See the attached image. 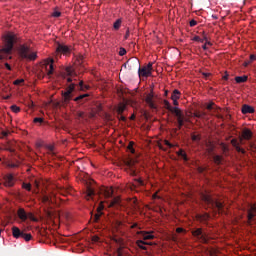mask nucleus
Here are the masks:
<instances>
[{
  "label": "nucleus",
  "instance_id": "obj_34",
  "mask_svg": "<svg viewBox=\"0 0 256 256\" xmlns=\"http://www.w3.org/2000/svg\"><path fill=\"white\" fill-rule=\"evenodd\" d=\"M211 216L209 215V213H205V214H202V215H198V219H200V221H209V218Z\"/></svg>",
  "mask_w": 256,
  "mask_h": 256
},
{
  "label": "nucleus",
  "instance_id": "obj_57",
  "mask_svg": "<svg viewBox=\"0 0 256 256\" xmlns=\"http://www.w3.org/2000/svg\"><path fill=\"white\" fill-rule=\"evenodd\" d=\"M195 25H197V21L196 20H191L190 21V27H195Z\"/></svg>",
  "mask_w": 256,
  "mask_h": 256
},
{
  "label": "nucleus",
  "instance_id": "obj_21",
  "mask_svg": "<svg viewBox=\"0 0 256 256\" xmlns=\"http://www.w3.org/2000/svg\"><path fill=\"white\" fill-rule=\"evenodd\" d=\"M87 97H89V94H82V95H79L78 97L74 98V101L76 103H79L80 105H83V103H85V101H87Z\"/></svg>",
  "mask_w": 256,
  "mask_h": 256
},
{
  "label": "nucleus",
  "instance_id": "obj_3",
  "mask_svg": "<svg viewBox=\"0 0 256 256\" xmlns=\"http://www.w3.org/2000/svg\"><path fill=\"white\" fill-rule=\"evenodd\" d=\"M129 67V69H137L139 77H151L152 72L149 71L145 66L141 68V63L137 58H130L125 64L124 67Z\"/></svg>",
  "mask_w": 256,
  "mask_h": 256
},
{
  "label": "nucleus",
  "instance_id": "obj_27",
  "mask_svg": "<svg viewBox=\"0 0 256 256\" xmlns=\"http://www.w3.org/2000/svg\"><path fill=\"white\" fill-rule=\"evenodd\" d=\"M247 79H249L247 75L235 77L236 83H246Z\"/></svg>",
  "mask_w": 256,
  "mask_h": 256
},
{
  "label": "nucleus",
  "instance_id": "obj_7",
  "mask_svg": "<svg viewBox=\"0 0 256 256\" xmlns=\"http://www.w3.org/2000/svg\"><path fill=\"white\" fill-rule=\"evenodd\" d=\"M136 164L137 160L133 158H128L127 160H125V165L129 168L130 175H132L133 177L137 175V172H135V169H133V167H135Z\"/></svg>",
  "mask_w": 256,
  "mask_h": 256
},
{
  "label": "nucleus",
  "instance_id": "obj_23",
  "mask_svg": "<svg viewBox=\"0 0 256 256\" xmlns=\"http://www.w3.org/2000/svg\"><path fill=\"white\" fill-rule=\"evenodd\" d=\"M177 155H178V157H180L181 159H183V161H185V162L189 161V157L187 156V153L185 152V150L180 149V150L177 152Z\"/></svg>",
  "mask_w": 256,
  "mask_h": 256
},
{
  "label": "nucleus",
  "instance_id": "obj_13",
  "mask_svg": "<svg viewBox=\"0 0 256 256\" xmlns=\"http://www.w3.org/2000/svg\"><path fill=\"white\" fill-rule=\"evenodd\" d=\"M5 187H13L15 185V177L12 174H8L4 177Z\"/></svg>",
  "mask_w": 256,
  "mask_h": 256
},
{
  "label": "nucleus",
  "instance_id": "obj_48",
  "mask_svg": "<svg viewBox=\"0 0 256 256\" xmlns=\"http://www.w3.org/2000/svg\"><path fill=\"white\" fill-rule=\"evenodd\" d=\"M21 83H25V80L23 79H18L14 81V85H21Z\"/></svg>",
  "mask_w": 256,
  "mask_h": 256
},
{
  "label": "nucleus",
  "instance_id": "obj_60",
  "mask_svg": "<svg viewBox=\"0 0 256 256\" xmlns=\"http://www.w3.org/2000/svg\"><path fill=\"white\" fill-rule=\"evenodd\" d=\"M250 61H256V55L255 54L250 55Z\"/></svg>",
  "mask_w": 256,
  "mask_h": 256
},
{
  "label": "nucleus",
  "instance_id": "obj_9",
  "mask_svg": "<svg viewBox=\"0 0 256 256\" xmlns=\"http://www.w3.org/2000/svg\"><path fill=\"white\" fill-rule=\"evenodd\" d=\"M71 48L67 45L58 44L56 48V55H69Z\"/></svg>",
  "mask_w": 256,
  "mask_h": 256
},
{
  "label": "nucleus",
  "instance_id": "obj_22",
  "mask_svg": "<svg viewBox=\"0 0 256 256\" xmlns=\"http://www.w3.org/2000/svg\"><path fill=\"white\" fill-rule=\"evenodd\" d=\"M185 125V118L182 116H178L177 117V127L176 129H174L175 133H177V131H179V129H181V127H183Z\"/></svg>",
  "mask_w": 256,
  "mask_h": 256
},
{
  "label": "nucleus",
  "instance_id": "obj_4",
  "mask_svg": "<svg viewBox=\"0 0 256 256\" xmlns=\"http://www.w3.org/2000/svg\"><path fill=\"white\" fill-rule=\"evenodd\" d=\"M18 53L22 59H28L29 61L37 59V53L31 52V48L25 44L20 45Z\"/></svg>",
  "mask_w": 256,
  "mask_h": 256
},
{
  "label": "nucleus",
  "instance_id": "obj_29",
  "mask_svg": "<svg viewBox=\"0 0 256 256\" xmlns=\"http://www.w3.org/2000/svg\"><path fill=\"white\" fill-rule=\"evenodd\" d=\"M180 97H181V92L179 90L175 89L172 92L171 99L172 100H178Z\"/></svg>",
  "mask_w": 256,
  "mask_h": 256
},
{
  "label": "nucleus",
  "instance_id": "obj_17",
  "mask_svg": "<svg viewBox=\"0 0 256 256\" xmlns=\"http://www.w3.org/2000/svg\"><path fill=\"white\" fill-rule=\"evenodd\" d=\"M12 235L15 239H19L20 237H23V231L19 229L17 226L12 227Z\"/></svg>",
  "mask_w": 256,
  "mask_h": 256
},
{
  "label": "nucleus",
  "instance_id": "obj_24",
  "mask_svg": "<svg viewBox=\"0 0 256 256\" xmlns=\"http://www.w3.org/2000/svg\"><path fill=\"white\" fill-rule=\"evenodd\" d=\"M168 111H170V113H173V115L177 116V117H181L183 114L181 113V110L178 107H171Z\"/></svg>",
  "mask_w": 256,
  "mask_h": 256
},
{
  "label": "nucleus",
  "instance_id": "obj_12",
  "mask_svg": "<svg viewBox=\"0 0 256 256\" xmlns=\"http://www.w3.org/2000/svg\"><path fill=\"white\" fill-rule=\"evenodd\" d=\"M252 137L253 132L249 128H244L242 130V135L240 136V141H243V139H245V141H249Z\"/></svg>",
  "mask_w": 256,
  "mask_h": 256
},
{
  "label": "nucleus",
  "instance_id": "obj_25",
  "mask_svg": "<svg viewBox=\"0 0 256 256\" xmlns=\"http://www.w3.org/2000/svg\"><path fill=\"white\" fill-rule=\"evenodd\" d=\"M125 109H127V106L125 104H119L116 112L118 115H123V113H125Z\"/></svg>",
  "mask_w": 256,
  "mask_h": 256
},
{
  "label": "nucleus",
  "instance_id": "obj_49",
  "mask_svg": "<svg viewBox=\"0 0 256 256\" xmlns=\"http://www.w3.org/2000/svg\"><path fill=\"white\" fill-rule=\"evenodd\" d=\"M164 145H166L170 149H172V147H173V144H171V142H169V140H164Z\"/></svg>",
  "mask_w": 256,
  "mask_h": 256
},
{
  "label": "nucleus",
  "instance_id": "obj_18",
  "mask_svg": "<svg viewBox=\"0 0 256 256\" xmlns=\"http://www.w3.org/2000/svg\"><path fill=\"white\" fill-rule=\"evenodd\" d=\"M242 113H243V115H248V114H251V113H255V108H253L250 105L244 104L242 106Z\"/></svg>",
  "mask_w": 256,
  "mask_h": 256
},
{
  "label": "nucleus",
  "instance_id": "obj_45",
  "mask_svg": "<svg viewBox=\"0 0 256 256\" xmlns=\"http://www.w3.org/2000/svg\"><path fill=\"white\" fill-rule=\"evenodd\" d=\"M76 116L78 119H85V112H77Z\"/></svg>",
  "mask_w": 256,
  "mask_h": 256
},
{
  "label": "nucleus",
  "instance_id": "obj_8",
  "mask_svg": "<svg viewBox=\"0 0 256 256\" xmlns=\"http://www.w3.org/2000/svg\"><path fill=\"white\" fill-rule=\"evenodd\" d=\"M255 217H256V204H251L249 209L247 210L248 223L251 224V222L254 221Z\"/></svg>",
  "mask_w": 256,
  "mask_h": 256
},
{
  "label": "nucleus",
  "instance_id": "obj_59",
  "mask_svg": "<svg viewBox=\"0 0 256 256\" xmlns=\"http://www.w3.org/2000/svg\"><path fill=\"white\" fill-rule=\"evenodd\" d=\"M137 245H147V242H145L143 240H138Z\"/></svg>",
  "mask_w": 256,
  "mask_h": 256
},
{
  "label": "nucleus",
  "instance_id": "obj_42",
  "mask_svg": "<svg viewBox=\"0 0 256 256\" xmlns=\"http://www.w3.org/2000/svg\"><path fill=\"white\" fill-rule=\"evenodd\" d=\"M149 72L153 73V62H149L147 66H144Z\"/></svg>",
  "mask_w": 256,
  "mask_h": 256
},
{
  "label": "nucleus",
  "instance_id": "obj_33",
  "mask_svg": "<svg viewBox=\"0 0 256 256\" xmlns=\"http://www.w3.org/2000/svg\"><path fill=\"white\" fill-rule=\"evenodd\" d=\"M41 201L42 203H53V201L47 196V194H43L41 196Z\"/></svg>",
  "mask_w": 256,
  "mask_h": 256
},
{
  "label": "nucleus",
  "instance_id": "obj_61",
  "mask_svg": "<svg viewBox=\"0 0 256 256\" xmlns=\"http://www.w3.org/2000/svg\"><path fill=\"white\" fill-rule=\"evenodd\" d=\"M135 181L137 182L138 185H144L143 180L141 179H136Z\"/></svg>",
  "mask_w": 256,
  "mask_h": 256
},
{
  "label": "nucleus",
  "instance_id": "obj_46",
  "mask_svg": "<svg viewBox=\"0 0 256 256\" xmlns=\"http://www.w3.org/2000/svg\"><path fill=\"white\" fill-rule=\"evenodd\" d=\"M126 54H127V50H125V48H120L119 50L120 57H123V55H126Z\"/></svg>",
  "mask_w": 256,
  "mask_h": 256
},
{
  "label": "nucleus",
  "instance_id": "obj_64",
  "mask_svg": "<svg viewBox=\"0 0 256 256\" xmlns=\"http://www.w3.org/2000/svg\"><path fill=\"white\" fill-rule=\"evenodd\" d=\"M205 171V168H203V167H198V172L199 173H203Z\"/></svg>",
  "mask_w": 256,
  "mask_h": 256
},
{
  "label": "nucleus",
  "instance_id": "obj_53",
  "mask_svg": "<svg viewBox=\"0 0 256 256\" xmlns=\"http://www.w3.org/2000/svg\"><path fill=\"white\" fill-rule=\"evenodd\" d=\"M52 16H54V17H61V12L55 11V12H53Z\"/></svg>",
  "mask_w": 256,
  "mask_h": 256
},
{
  "label": "nucleus",
  "instance_id": "obj_14",
  "mask_svg": "<svg viewBox=\"0 0 256 256\" xmlns=\"http://www.w3.org/2000/svg\"><path fill=\"white\" fill-rule=\"evenodd\" d=\"M93 197H97V191H95V188H93L92 186H87V190H86L87 201H90V199H93Z\"/></svg>",
  "mask_w": 256,
  "mask_h": 256
},
{
  "label": "nucleus",
  "instance_id": "obj_28",
  "mask_svg": "<svg viewBox=\"0 0 256 256\" xmlns=\"http://www.w3.org/2000/svg\"><path fill=\"white\" fill-rule=\"evenodd\" d=\"M121 203V198L119 197H114L109 204V207H115V205H119Z\"/></svg>",
  "mask_w": 256,
  "mask_h": 256
},
{
  "label": "nucleus",
  "instance_id": "obj_6",
  "mask_svg": "<svg viewBox=\"0 0 256 256\" xmlns=\"http://www.w3.org/2000/svg\"><path fill=\"white\" fill-rule=\"evenodd\" d=\"M54 63L55 60L53 58H48L45 61L46 75H48V77H51V75H53V71H55V68L53 67Z\"/></svg>",
  "mask_w": 256,
  "mask_h": 256
},
{
  "label": "nucleus",
  "instance_id": "obj_36",
  "mask_svg": "<svg viewBox=\"0 0 256 256\" xmlns=\"http://www.w3.org/2000/svg\"><path fill=\"white\" fill-rule=\"evenodd\" d=\"M191 139L194 141V143H199V141H201V135L192 134Z\"/></svg>",
  "mask_w": 256,
  "mask_h": 256
},
{
  "label": "nucleus",
  "instance_id": "obj_47",
  "mask_svg": "<svg viewBox=\"0 0 256 256\" xmlns=\"http://www.w3.org/2000/svg\"><path fill=\"white\" fill-rule=\"evenodd\" d=\"M44 119L40 117L34 118V123H43Z\"/></svg>",
  "mask_w": 256,
  "mask_h": 256
},
{
  "label": "nucleus",
  "instance_id": "obj_44",
  "mask_svg": "<svg viewBox=\"0 0 256 256\" xmlns=\"http://www.w3.org/2000/svg\"><path fill=\"white\" fill-rule=\"evenodd\" d=\"M164 107L165 109H167V111H169V109H171L173 106H171V103H169V101L165 100Z\"/></svg>",
  "mask_w": 256,
  "mask_h": 256
},
{
  "label": "nucleus",
  "instance_id": "obj_40",
  "mask_svg": "<svg viewBox=\"0 0 256 256\" xmlns=\"http://www.w3.org/2000/svg\"><path fill=\"white\" fill-rule=\"evenodd\" d=\"M22 188L26 191H31V183H22Z\"/></svg>",
  "mask_w": 256,
  "mask_h": 256
},
{
  "label": "nucleus",
  "instance_id": "obj_26",
  "mask_svg": "<svg viewBox=\"0 0 256 256\" xmlns=\"http://www.w3.org/2000/svg\"><path fill=\"white\" fill-rule=\"evenodd\" d=\"M193 117H196L197 119H205V117H207V113L196 111L193 113Z\"/></svg>",
  "mask_w": 256,
  "mask_h": 256
},
{
  "label": "nucleus",
  "instance_id": "obj_54",
  "mask_svg": "<svg viewBox=\"0 0 256 256\" xmlns=\"http://www.w3.org/2000/svg\"><path fill=\"white\" fill-rule=\"evenodd\" d=\"M224 81H229V74L225 72V75L222 77Z\"/></svg>",
  "mask_w": 256,
  "mask_h": 256
},
{
  "label": "nucleus",
  "instance_id": "obj_62",
  "mask_svg": "<svg viewBox=\"0 0 256 256\" xmlns=\"http://www.w3.org/2000/svg\"><path fill=\"white\" fill-rule=\"evenodd\" d=\"M128 151H130L131 149H133V142H130L128 144V147H127Z\"/></svg>",
  "mask_w": 256,
  "mask_h": 256
},
{
  "label": "nucleus",
  "instance_id": "obj_16",
  "mask_svg": "<svg viewBox=\"0 0 256 256\" xmlns=\"http://www.w3.org/2000/svg\"><path fill=\"white\" fill-rule=\"evenodd\" d=\"M100 195H103L105 199H111V197H113V188L100 189Z\"/></svg>",
  "mask_w": 256,
  "mask_h": 256
},
{
  "label": "nucleus",
  "instance_id": "obj_2",
  "mask_svg": "<svg viewBox=\"0 0 256 256\" xmlns=\"http://www.w3.org/2000/svg\"><path fill=\"white\" fill-rule=\"evenodd\" d=\"M202 201L205 203V205H207L209 209H212V211L215 213H217V211L218 213H225V206L223 203L213 199L210 195L203 194Z\"/></svg>",
  "mask_w": 256,
  "mask_h": 256
},
{
  "label": "nucleus",
  "instance_id": "obj_11",
  "mask_svg": "<svg viewBox=\"0 0 256 256\" xmlns=\"http://www.w3.org/2000/svg\"><path fill=\"white\" fill-rule=\"evenodd\" d=\"M145 101L150 109H157V105L155 104V95H153V93L147 94Z\"/></svg>",
  "mask_w": 256,
  "mask_h": 256
},
{
  "label": "nucleus",
  "instance_id": "obj_15",
  "mask_svg": "<svg viewBox=\"0 0 256 256\" xmlns=\"http://www.w3.org/2000/svg\"><path fill=\"white\" fill-rule=\"evenodd\" d=\"M153 232H145V231H139L137 232V235H141L142 239L144 241H151L155 239V236L152 234Z\"/></svg>",
  "mask_w": 256,
  "mask_h": 256
},
{
  "label": "nucleus",
  "instance_id": "obj_37",
  "mask_svg": "<svg viewBox=\"0 0 256 256\" xmlns=\"http://www.w3.org/2000/svg\"><path fill=\"white\" fill-rule=\"evenodd\" d=\"M114 29L117 31L121 28V19H118L114 22V25H113Z\"/></svg>",
  "mask_w": 256,
  "mask_h": 256
},
{
  "label": "nucleus",
  "instance_id": "obj_58",
  "mask_svg": "<svg viewBox=\"0 0 256 256\" xmlns=\"http://www.w3.org/2000/svg\"><path fill=\"white\" fill-rule=\"evenodd\" d=\"M9 131H2V137H9Z\"/></svg>",
  "mask_w": 256,
  "mask_h": 256
},
{
  "label": "nucleus",
  "instance_id": "obj_32",
  "mask_svg": "<svg viewBox=\"0 0 256 256\" xmlns=\"http://www.w3.org/2000/svg\"><path fill=\"white\" fill-rule=\"evenodd\" d=\"M65 71L68 77H75V71L73 70V68L67 67Z\"/></svg>",
  "mask_w": 256,
  "mask_h": 256
},
{
  "label": "nucleus",
  "instance_id": "obj_63",
  "mask_svg": "<svg viewBox=\"0 0 256 256\" xmlns=\"http://www.w3.org/2000/svg\"><path fill=\"white\" fill-rule=\"evenodd\" d=\"M34 185H35L36 189H39V185H40L39 180H35Z\"/></svg>",
  "mask_w": 256,
  "mask_h": 256
},
{
  "label": "nucleus",
  "instance_id": "obj_43",
  "mask_svg": "<svg viewBox=\"0 0 256 256\" xmlns=\"http://www.w3.org/2000/svg\"><path fill=\"white\" fill-rule=\"evenodd\" d=\"M206 109H207L208 111H213V109H215V103L211 102L210 104H208V105L206 106Z\"/></svg>",
  "mask_w": 256,
  "mask_h": 256
},
{
  "label": "nucleus",
  "instance_id": "obj_52",
  "mask_svg": "<svg viewBox=\"0 0 256 256\" xmlns=\"http://www.w3.org/2000/svg\"><path fill=\"white\" fill-rule=\"evenodd\" d=\"M8 167H10L11 169H15L16 167H19V165L13 164V163H8Z\"/></svg>",
  "mask_w": 256,
  "mask_h": 256
},
{
  "label": "nucleus",
  "instance_id": "obj_20",
  "mask_svg": "<svg viewBox=\"0 0 256 256\" xmlns=\"http://www.w3.org/2000/svg\"><path fill=\"white\" fill-rule=\"evenodd\" d=\"M17 215L21 221L23 222L27 221V212L25 211L24 208H19L17 211Z\"/></svg>",
  "mask_w": 256,
  "mask_h": 256
},
{
  "label": "nucleus",
  "instance_id": "obj_38",
  "mask_svg": "<svg viewBox=\"0 0 256 256\" xmlns=\"http://www.w3.org/2000/svg\"><path fill=\"white\" fill-rule=\"evenodd\" d=\"M10 109L13 111V113H19L21 111V108L17 105H12Z\"/></svg>",
  "mask_w": 256,
  "mask_h": 256
},
{
  "label": "nucleus",
  "instance_id": "obj_10",
  "mask_svg": "<svg viewBox=\"0 0 256 256\" xmlns=\"http://www.w3.org/2000/svg\"><path fill=\"white\" fill-rule=\"evenodd\" d=\"M75 91V84H70L66 91L64 92L63 94V97H64V101L66 103H69V101H71V93H73Z\"/></svg>",
  "mask_w": 256,
  "mask_h": 256
},
{
  "label": "nucleus",
  "instance_id": "obj_35",
  "mask_svg": "<svg viewBox=\"0 0 256 256\" xmlns=\"http://www.w3.org/2000/svg\"><path fill=\"white\" fill-rule=\"evenodd\" d=\"M27 219H30V221H33L34 223H37V221H39V219H37V217H35V215H33V213L31 212L27 214Z\"/></svg>",
  "mask_w": 256,
  "mask_h": 256
},
{
  "label": "nucleus",
  "instance_id": "obj_55",
  "mask_svg": "<svg viewBox=\"0 0 256 256\" xmlns=\"http://www.w3.org/2000/svg\"><path fill=\"white\" fill-rule=\"evenodd\" d=\"M176 233H185V229L179 227L176 229Z\"/></svg>",
  "mask_w": 256,
  "mask_h": 256
},
{
  "label": "nucleus",
  "instance_id": "obj_41",
  "mask_svg": "<svg viewBox=\"0 0 256 256\" xmlns=\"http://www.w3.org/2000/svg\"><path fill=\"white\" fill-rule=\"evenodd\" d=\"M22 239H24L26 241H31V239H33V236H31V234H25L23 232Z\"/></svg>",
  "mask_w": 256,
  "mask_h": 256
},
{
  "label": "nucleus",
  "instance_id": "obj_5",
  "mask_svg": "<svg viewBox=\"0 0 256 256\" xmlns=\"http://www.w3.org/2000/svg\"><path fill=\"white\" fill-rule=\"evenodd\" d=\"M192 235L196 239V241H199V243H209V236L207 235V233L203 232L202 228L192 230Z\"/></svg>",
  "mask_w": 256,
  "mask_h": 256
},
{
  "label": "nucleus",
  "instance_id": "obj_39",
  "mask_svg": "<svg viewBox=\"0 0 256 256\" xmlns=\"http://www.w3.org/2000/svg\"><path fill=\"white\" fill-rule=\"evenodd\" d=\"M101 215H103V213L97 212L94 215V223H99V219H101Z\"/></svg>",
  "mask_w": 256,
  "mask_h": 256
},
{
  "label": "nucleus",
  "instance_id": "obj_31",
  "mask_svg": "<svg viewBox=\"0 0 256 256\" xmlns=\"http://www.w3.org/2000/svg\"><path fill=\"white\" fill-rule=\"evenodd\" d=\"M213 161H214L215 165H221V163L223 161V156L215 155L213 157Z\"/></svg>",
  "mask_w": 256,
  "mask_h": 256
},
{
  "label": "nucleus",
  "instance_id": "obj_51",
  "mask_svg": "<svg viewBox=\"0 0 256 256\" xmlns=\"http://www.w3.org/2000/svg\"><path fill=\"white\" fill-rule=\"evenodd\" d=\"M118 119L119 121H123V122L127 121V117L123 116V114L118 115Z\"/></svg>",
  "mask_w": 256,
  "mask_h": 256
},
{
  "label": "nucleus",
  "instance_id": "obj_19",
  "mask_svg": "<svg viewBox=\"0 0 256 256\" xmlns=\"http://www.w3.org/2000/svg\"><path fill=\"white\" fill-rule=\"evenodd\" d=\"M231 145H233V147L236 149L238 153H242V155H245V149L239 146V142L237 141V139H232Z\"/></svg>",
  "mask_w": 256,
  "mask_h": 256
},
{
  "label": "nucleus",
  "instance_id": "obj_56",
  "mask_svg": "<svg viewBox=\"0 0 256 256\" xmlns=\"http://www.w3.org/2000/svg\"><path fill=\"white\" fill-rule=\"evenodd\" d=\"M105 207L103 205H100L98 208H97V213H103L101 211H103Z\"/></svg>",
  "mask_w": 256,
  "mask_h": 256
},
{
  "label": "nucleus",
  "instance_id": "obj_30",
  "mask_svg": "<svg viewBox=\"0 0 256 256\" xmlns=\"http://www.w3.org/2000/svg\"><path fill=\"white\" fill-rule=\"evenodd\" d=\"M80 91H89L91 86L84 84L83 81L79 82Z\"/></svg>",
  "mask_w": 256,
  "mask_h": 256
},
{
  "label": "nucleus",
  "instance_id": "obj_50",
  "mask_svg": "<svg viewBox=\"0 0 256 256\" xmlns=\"http://www.w3.org/2000/svg\"><path fill=\"white\" fill-rule=\"evenodd\" d=\"M130 205H132L133 207H135V205H137V199H129Z\"/></svg>",
  "mask_w": 256,
  "mask_h": 256
},
{
  "label": "nucleus",
  "instance_id": "obj_1",
  "mask_svg": "<svg viewBox=\"0 0 256 256\" xmlns=\"http://www.w3.org/2000/svg\"><path fill=\"white\" fill-rule=\"evenodd\" d=\"M15 45V34L8 33L4 36V47L0 49V61L8 59L9 55L13 52Z\"/></svg>",
  "mask_w": 256,
  "mask_h": 256
}]
</instances>
